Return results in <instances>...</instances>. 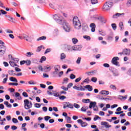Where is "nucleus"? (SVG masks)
<instances>
[{"instance_id": "nucleus-1", "label": "nucleus", "mask_w": 131, "mask_h": 131, "mask_svg": "<svg viewBox=\"0 0 131 131\" xmlns=\"http://www.w3.org/2000/svg\"><path fill=\"white\" fill-rule=\"evenodd\" d=\"M53 19L57 23H58V24H61L63 26V29L65 31L67 32L70 31V26H69V24L67 23L66 21L63 20V17L62 16L55 14L53 16Z\"/></svg>"}, {"instance_id": "nucleus-2", "label": "nucleus", "mask_w": 131, "mask_h": 131, "mask_svg": "<svg viewBox=\"0 0 131 131\" xmlns=\"http://www.w3.org/2000/svg\"><path fill=\"white\" fill-rule=\"evenodd\" d=\"M73 24L76 29H80L81 28V24H80V21H79V19H78L77 16L74 17Z\"/></svg>"}, {"instance_id": "nucleus-3", "label": "nucleus", "mask_w": 131, "mask_h": 131, "mask_svg": "<svg viewBox=\"0 0 131 131\" xmlns=\"http://www.w3.org/2000/svg\"><path fill=\"white\" fill-rule=\"evenodd\" d=\"M24 108L26 110H28V109H30V108L32 107V102L31 101H29L28 99H25L24 101Z\"/></svg>"}, {"instance_id": "nucleus-4", "label": "nucleus", "mask_w": 131, "mask_h": 131, "mask_svg": "<svg viewBox=\"0 0 131 131\" xmlns=\"http://www.w3.org/2000/svg\"><path fill=\"white\" fill-rule=\"evenodd\" d=\"M112 6H113V2H106L103 6V9L104 11H109L112 8Z\"/></svg>"}, {"instance_id": "nucleus-5", "label": "nucleus", "mask_w": 131, "mask_h": 131, "mask_svg": "<svg viewBox=\"0 0 131 131\" xmlns=\"http://www.w3.org/2000/svg\"><path fill=\"white\" fill-rule=\"evenodd\" d=\"M118 60H119V58L117 56H116L115 57H113L112 60V63L114 65H115L116 66H119V62H118Z\"/></svg>"}, {"instance_id": "nucleus-6", "label": "nucleus", "mask_w": 131, "mask_h": 131, "mask_svg": "<svg viewBox=\"0 0 131 131\" xmlns=\"http://www.w3.org/2000/svg\"><path fill=\"white\" fill-rule=\"evenodd\" d=\"M62 49L66 52H69L70 51H72V47L70 45H64L63 46Z\"/></svg>"}, {"instance_id": "nucleus-7", "label": "nucleus", "mask_w": 131, "mask_h": 131, "mask_svg": "<svg viewBox=\"0 0 131 131\" xmlns=\"http://www.w3.org/2000/svg\"><path fill=\"white\" fill-rule=\"evenodd\" d=\"M78 123H80L82 127H85L88 125V123L82 121V120L79 119L77 120Z\"/></svg>"}, {"instance_id": "nucleus-8", "label": "nucleus", "mask_w": 131, "mask_h": 131, "mask_svg": "<svg viewBox=\"0 0 131 131\" xmlns=\"http://www.w3.org/2000/svg\"><path fill=\"white\" fill-rule=\"evenodd\" d=\"M81 50V46L77 45L72 47V51H80Z\"/></svg>"}, {"instance_id": "nucleus-9", "label": "nucleus", "mask_w": 131, "mask_h": 131, "mask_svg": "<svg viewBox=\"0 0 131 131\" xmlns=\"http://www.w3.org/2000/svg\"><path fill=\"white\" fill-rule=\"evenodd\" d=\"M60 67L59 65H57V66H55L54 67V72H53V74H55V75H57L58 74V72H59V71H60Z\"/></svg>"}, {"instance_id": "nucleus-10", "label": "nucleus", "mask_w": 131, "mask_h": 131, "mask_svg": "<svg viewBox=\"0 0 131 131\" xmlns=\"http://www.w3.org/2000/svg\"><path fill=\"white\" fill-rule=\"evenodd\" d=\"M111 72H112L113 75L114 76H118L119 75V73L117 71V70H115L114 68H112L111 70H110Z\"/></svg>"}, {"instance_id": "nucleus-11", "label": "nucleus", "mask_w": 131, "mask_h": 131, "mask_svg": "<svg viewBox=\"0 0 131 131\" xmlns=\"http://www.w3.org/2000/svg\"><path fill=\"white\" fill-rule=\"evenodd\" d=\"M123 55H130V49H126L123 50Z\"/></svg>"}, {"instance_id": "nucleus-12", "label": "nucleus", "mask_w": 131, "mask_h": 131, "mask_svg": "<svg viewBox=\"0 0 131 131\" xmlns=\"http://www.w3.org/2000/svg\"><path fill=\"white\" fill-rule=\"evenodd\" d=\"M101 125H104L106 128H109L111 127V125L108 124V122H101Z\"/></svg>"}, {"instance_id": "nucleus-13", "label": "nucleus", "mask_w": 131, "mask_h": 131, "mask_svg": "<svg viewBox=\"0 0 131 131\" xmlns=\"http://www.w3.org/2000/svg\"><path fill=\"white\" fill-rule=\"evenodd\" d=\"M89 30V26L86 24H84L82 26V32H85Z\"/></svg>"}, {"instance_id": "nucleus-14", "label": "nucleus", "mask_w": 131, "mask_h": 131, "mask_svg": "<svg viewBox=\"0 0 131 131\" xmlns=\"http://www.w3.org/2000/svg\"><path fill=\"white\" fill-rule=\"evenodd\" d=\"M5 17L8 18V20L10 22H12V23H15V19L12 17H11V16L7 15H6Z\"/></svg>"}, {"instance_id": "nucleus-15", "label": "nucleus", "mask_w": 131, "mask_h": 131, "mask_svg": "<svg viewBox=\"0 0 131 131\" xmlns=\"http://www.w3.org/2000/svg\"><path fill=\"white\" fill-rule=\"evenodd\" d=\"M23 37L25 39H26L27 41H29L30 42H31V39H30V38L29 37V36H28V35L23 34Z\"/></svg>"}, {"instance_id": "nucleus-16", "label": "nucleus", "mask_w": 131, "mask_h": 131, "mask_svg": "<svg viewBox=\"0 0 131 131\" xmlns=\"http://www.w3.org/2000/svg\"><path fill=\"white\" fill-rule=\"evenodd\" d=\"M124 13H117L113 15V18L114 19H116V18H118V17H120V16H123Z\"/></svg>"}, {"instance_id": "nucleus-17", "label": "nucleus", "mask_w": 131, "mask_h": 131, "mask_svg": "<svg viewBox=\"0 0 131 131\" xmlns=\"http://www.w3.org/2000/svg\"><path fill=\"white\" fill-rule=\"evenodd\" d=\"M84 88L88 90L89 92H92L93 91V86H91V85H86L84 86Z\"/></svg>"}, {"instance_id": "nucleus-18", "label": "nucleus", "mask_w": 131, "mask_h": 131, "mask_svg": "<svg viewBox=\"0 0 131 131\" xmlns=\"http://www.w3.org/2000/svg\"><path fill=\"white\" fill-rule=\"evenodd\" d=\"M90 27H91V31L92 32H95V28H96V25H95V24L94 23H92L90 25Z\"/></svg>"}, {"instance_id": "nucleus-19", "label": "nucleus", "mask_w": 131, "mask_h": 131, "mask_svg": "<svg viewBox=\"0 0 131 131\" xmlns=\"http://www.w3.org/2000/svg\"><path fill=\"white\" fill-rule=\"evenodd\" d=\"M96 105H97V102H91L90 103V105H89V108L90 109H91V108H93V107H95L96 106Z\"/></svg>"}, {"instance_id": "nucleus-20", "label": "nucleus", "mask_w": 131, "mask_h": 131, "mask_svg": "<svg viewBox=\"0 0 131 131\" xmlns=\"http://www.w3.org/2000/svg\"><path fill=\"white\" fill-rule=\"evenodd\" d=\"M97 73V71H94L90 72H86V74H88L89 76L91 75H95L96 73Z\"/></svg>"}, {"instance_id": "nucleus-21", "label": "nucleus", "mask_w": 131, "mask_h": 131, "mask_svg": "<svg viewBox=\"0 0 131 131\" xmlns=\"http://www.w3.org/2000/svg\"><path fill=\"white\" fill-rule=\"evenodd\" d=\"M9 64L11 67H14V66H17V67H19V66L15 63L14 61H10Z\"/></svg>"}, {"instance_id": "nucleus-22", "label": "nucleus", "mask_w": 131, "mask_h": 131, "mask_svg": "<svg viewBox=\"0 0 131 131\" xmlns=\"http://www.w3.org/2000/svg\"><path fill=\"white\" fill-rule=\"evenodd\" d=\"M46 39H47V37L46 36H42L37 38V41H39V40H46Z\"/></svg>"}, {"instance_id": "nucleus-23", "label": "nucleus", "mask_w": 131, "mask_h": 131, "mask_svg": "<svg viewBox=\"0 0 131 131\" xmlns=\"http://www.w3.org/2000/svg\"><path fill=\"white\" fill-rule=\"evenodd\" d=\"M66 58V54L64 53H62L60 54V60H65Z\"/></svg>"}, {"instance_id": "nucleus-24", "label": "nucleus", "mask_w": 131, "mask_h": 131, "mask_svg": "<svg viewBox=\"0 0 131 131\" xmlns=\"http://www.w3.org/2000/svg\"><path fill=\"white\" fill-rule=\"evenodd\" d=\"M9 79L11 81H12L13 82H18V80H17V78H16L14 77H11L9 78Z\"/></svg>"}, {"instance_id": "nucleus-25", "label": "nucleus", "mask_w": 131, "mask_h": 131, "mask_svg": "<svg viewBox=\"0 0 131 131\" xmlns=\"http://www.w3.org/2000/svg\"><path fill=\"white\" fill-rule=\"evenodd\" d=\"M98 20H99L101 23H106V19L102 17H98Z\"/></svg>"}, {"instance_id": "nucleus-26", "label": "nucleus", "mask_w": 131, "mask_h": 131, "mask_svg": "<svg viewBox=\"0 0 131 131\" xmlns=\"http://www.w3.org/2000/svg\"><path fill=\"white\" fill-rule=\"evenodd\" d=\"M101 95H108L109 91L106 90H102L100 92Z\"/></svg>"}, {"instance_id": "nucleus-27", "label": "nucleus", "mask_w": 131, "mask_h": 131, "mask_svg": "<svg viewBox=\"0 0 131 131\" xmlns=\"http://www.w3.org/2000/svg\"><path fill=\"white\" fill-rule=\"evenodd\" d=\"M15 98H18V100H22V97L20 96V93L18 92L15 93Z\"/></svg>"}, {"instance_id": "nucleus-28", "label": "nucleus", "mask_w": 131, "mask_h": 131, "mask_svg": "<svg viewBox=\"0 0 131 131\" xmlns=\"http://www.w3.org/2000/svg\"><path fill=\"white\" fill-rule=\"evenodd\" d=\"M4 104L6 105V107L8 108H12V104H9L8 101H4Z\"/></svg>"}, {"instance_id": "nucleus-29", "label": "nucleus", "mask_w": 131, "mask_h": 131, "mask_svg": "<svg viewBox=\"0 0 131 131\" xmlns=\"http://www.w3.org/2000/svg\"><path fill=\"white\" fill-rule=\"evenodd\" d=\"M69 80V79L68 78H63V81L62 82V84H67V83H68V81Z\"/></svg>"}, {"instance_id": "nucleus-30", "label": "nucleus", "mask_w": 131, "mask_h": 131, "mask_svg": "<svg viewBox=\"0 0 131 131\" xmlns=\"http://www.w3.org/2000/svg\"><path fill=\"white\" fill-rule=\"evenodd\" d=\"M100 100H104V101H111V100H112V98H111V97H109V98L102 97V98H100Z\"/></svg>"}, {"instance_id": "nucleus-31", "label": "nucleus", "mask_w": 131, "mask_h": 131, "mask_svg": "<svg viewBox=\"0 0 131 131\" xmlns=\"http://www.w3.org/2000/svg\"><path fill=\"white\" fill-rule=\"evenodd\" d=\"M119 97H121V98L118 97V99L119 100H126L127 96H122L121 95H119Z\"/></svg>"}, {"instance_id": "nucleus-32", "label": "nucleus", "mask_w": 131, "mask_h": 131, "mask_svg": "<svg viewBox=\"0 0 131 131\" xmlns=\"http://www.w3.org/2000/svg\"><path fill=\"white\" fill-rule=\"evenodd\" d=\"M33 53L29 52L26 53V57H31V56H33Z\"/></svg>"}, {"instance_id": "nucleus-33", "label": "nucleus", "mask_w": 131, "mask_h": 131, "mask_svg": "<svg viewBox=\"0 0 131 131\" xmlns=\"http://www.w3.org/2000/svg\"><path fill=\"white\" fill-rule=\"evenodd\" d=\"M67 123H71V118L70 117H66Z\"/></svg>"}, {"instance_id": "nucleus-34", "label": "nucleus", "mask_w": 131, "mask_h": 131, "mask_svg": "<svg viewBox=\"0 0 131 131\" xmlns=\"http://www.w3.org/2000/svg\"><path fill=\"white\" fill-rule=\"evenodd\" d=\"M119 26L121 29V30H123L124 28H123V22H120L119 24Z\"/></svg>"}, {"instance_id": "nucleus-35", "label": "nucleus", "mask_w": 131, "mask_h": 131, "mask_svg": "<svg viewBox=\"0 0 131 131\" xmlns=\"http://www.w3.org/2000/svg\"><path fill=\"white\" fill-rule=\"evenodd\" d=\"M9 85H15L17 86V85H19V84L17 82H10L8 83Z\"/></svg>"}, {"instance_id": "nucleus-36", "label": "nucleus", "mask_w": 131, "mask_h": 131, "mask_svg": "<svg viewBox=\"0 0 131 131\" xmlns=\"http://www.w3.org/2000/svg\"><path fill=\"white\" fill-rule=\"evenodd\" d=\"M25 63L27 66H29L31 64V61H30V60H25Z\"/></svg>"}, {"instance_id": "nucleus-37", "label": "nucleus", "mask_w": 131, "mask_h": 131, "mask_svg": "<svg viewBox=\"0 0 131 131\" xmlns=\"http://www.w3.org/2000/svg\"><path fill=\"white\" fill-rule=\"evenodd\" d=\"M0 49L7 51V47L4 45H0Z\"/></svg>"}, {"instance_id": "nucleus-38", "label": "nucleus", "mask_w": 131, "mask_h": 131, "mask_svg": "<svg viewBox=\"0 0 131 131\" xmlns=\"http://www.w3.org/2000/svg\"><path fill=\"white\" fill-rule=\"evenodd\" d=\"M72 41H73V43H74V45H76V43H77V42H78V40H77V39H76V38H73L72 39Z\"/></svg>"}, {"instance_id": "nucleus-39", "label": "nucleus", "mask_w": 131, "mask_h": 131, "mask_svg": "<svg viewBox=\"0 0 131 131\" xmlns=\"http://www.w3.org/2000/svg\"><path fill=\"white\" fill-rule=\"evenodd\" d=\"M91 2L92 5H96V4H98L99 3L98 0H91Z\"/></svg>"}, {"instance_id": "nucleus-40", "label": "nucleus", "mask_w": 131, "mask_h": 131, "mask_svg": "<svg viewBox=\"0 0 131 131\" xmlns=\"http://www.w3.org/2000/svg\"><path fill=\"white\" fill-rule=\"evenodd\" d=\"M83 38H84L86 40H91V37L90 36L84 35L83 36Z\"/></svg>"}, {"instance_id": "nucleus-41", "label": "nucleus", "mask_w": 131, "mask_h": 131, "mask_svg": "<svg viewBox=\"0 0 131 131\" xmlns=\"http://www.w3.org/2000/svg\"><path fill=\"white\" fill-rule=\"evenodd\" d=\"M48 69H49V71L51 70V67H44L43 68V71L46 72H47V70H48Z\"/></svg>"}, {"instance_id": "nucleus-42", "label": "nucleus", "mask_w": 131, "mask_h": 131, "mask_svg": "<svg viewBox=\"0 0 131 131\" xmlns=\"http://www.w3.org/2000/svg\"><path fill=\"white\" fill-rule=\"evenodd\" d=\"M41 105H42V104H40V103H35L34 104V106L36 108H40V106H41Z\"/></svg>"}, {"instance_id": "nucleus-43", "label": "nucleus", "mask_w": 131, "mask_h": 131, "mask_svg": "<svg viewBox=\"0 0 131 131\" xmlns=\"http://www.w3.org/2000/svg\"><path fill=\"white\" fill-rule=\"evenodd\" d=\"M12 60L13 61V62H14V63H18V62H19V58H12Z\"/></svg>"}, {"instance_id": "nucleus-44", "label": "nucleus", "mask_w": 131, "mask_h": 131, "mask_svg": "<svg viewBox=\"0 0 131 131\" xmlns=\"http://www.w3.org/2000/svg\"><path fill=\"white\" fill-rule=\"evenodd\" d=\"M73 89H74V90H76L77 91H80V87L79 86H77L76 85H75L73 87Z\"/></svg>"}, {"instance_id": "nucleus-45", "label": "nucleus", "mask_w": 131, "mask_h": 131, "mask_svg": "<svg viewBox=\"0 0 131 131\" xmlns=\"http://www.w3.org/2000/svg\"><path fill=\"white\" fill-rule=\"evenodd\" d=\"M74 107H75V108H76L77 109H79V108H80V105H79L77 103H74Z\"/></svg>"}, {"instance_id": "nucleus-46", "label": "nucleus", "mask_w": 131, "mask_h": 131, "mask_svg": "<svg viewBox=\"0 0 131 131\" xmlns=\"http://www.w3.org/2000/svg\"><path fill=\"white\" fill-rule=\"evenodd\" d=\"M0 12H1V14H2L3 15H7V11H6L3 9H1L0 10Z\"/></svg>"}, {"instance_id": "nucleus-47", "label": "nucleus", "mask_w": 131, "mask_h": 131, "mask_svg": "<svg viewBox=\"0 0 131 131\" xmlns=\"http://www.w3.org/2000/svg\"><path fill=\"white\" fill-rule=\"evenodd\" d=\"M76 77V76H75V75L73 74H71L70 76V78H71V79H74V78H75Z\"/></svg>"}, {"instance_id": "nucleus-48", "label": "nucleus", "mask_w": 131, "mask_h": 131, "mask_svg": "<svg viewBox=\"0 0 131 131\" xmlns=\"http://www.w3.org/2000/svg\"><path fill=\"white\" fill-rule=\"evenodd\" d=\"M112 27L114 30H116V28H117V26H116V24H112Z\"/></svg>"}, {"instance_id": "nucleus-49", "label": "nucleus", "mask_w": 131, "mask_h": 131, "mask_svg": "<svg viewBox=\"0 0 131 131\" xmlns=\"http://www.w3.org/2000/svg\"><path fill=\"white\" fill-rule=\"evenodd\" d=\"M46 60H47V58L45 56H42L40 59V63H42V62L46 61Z\"/></svg>"}, {"instance_id": "nucleus-50", "label": "nucleus", "mask_w": 131, "mask_h": 131, "mask_svg": "<svg viewBox=\"0 0 131 131\" xmlns=\"http://www.w3.org/2000/svg\"><path fill=\"white\" fill-rule=\"evenodd\" d=\"M42 46L38 47L37 50H36V52H37L38 53L40 51H41V49H42Z\"/></svg>"}, {"instance_id": "nucleus-51", "label": "nucleus", "mask_w": 131, "mask_h": 131, "mask_svg": "<svg viewBox=\"0 0 131 131\" xmlns=\"http://www.w3.org/2000/svg\"><path fill=\"white\" fill-rule=\"evenodd\" d=\"M98 119H101V117H99V116H95V117L94 118L93 120L94 121H96L98 120Z\"/></svg>"}, {"instance_id": "nucleus-52", "label": "nucleus", "mask_w": 131, "mask_h": 131, "mask_svg": "<svg viewBox=\"0 0 131 131\" xmlns=\"http://www.w3.org/2000/svg\"><path fill=\"white\" fill-rule=\"evenodd\" d=\"M66 104H69V108H70L71 109H73V105L72 104L69 103V102H66Z\"/></svg>"}, {"instance_id": "nucleus-53", "label": "nucleus", "mask_w": 131, "mask_h": 131, "mask_svg": "<svg viewBox=\"0 0 131 131\" xmlns=\"http://www.w3.org/2000/svg\"><path fill=\"white\" fill-rule=\"evenodd\" d=\"M6 50H0V53H1L2 56H4L5 54L6 53Z\"/></svg>"}, {"instance_id": "nucleus-54", "label": "nucleus", "mask_w": 131, "mask_h": 131, "mask_svg": "<svg viewBox=\"0 0 131 131\" xmlns=\"http://www.w3.org/2000/svg\"><path fill=\"white\" fill-rule=\"evenodd\" d=\"M81 111H82V112H85V111H86V107L85 106L82 107L81 108Z\"/></svg>"}, {"instance_id": "nucleus-55", "label": "nucleus", "mask_w": 131, "mask_h": 131, "mask_svg": "<svg viewBox=\"0 0 131 131\" xmlns=\"http://www.w3.org/2000/svg\"><path fill=\"white\" fill-rule=\"evenodd\" d=\"M23 97H25V98H27L28 97V94H27V93L24 92L22 94Z\"/></svg>"}, {"instance_id": "nucleus-56", "label": "nucleus", "mask_w": 131, "mask_h": 131, "mask_svg": "<svg viewBox=\"0 0 131 131\" xmlns=\"http://www.w3.org/2000/svg\"><path fill=\"white\" fill-rule=\"evenodd\" d=\"M12 122H13V123H18V120L15 118H13L12 119Z\"/></svg>"}, {"instance_id": "nucleus-57", "label": "nucleus", "mask_w": 131, "mask_h": 131, "mask_svg": "<svg viewBox=\"0 0 131 131\" xmlns=\"http://www.w3.org/2000/svg\"><path fill=\"white\" fill-rule=\"evenodd\" d=\"M81 61V57H78L76 61L77 64H80Z\"/></svg>"}, {"instance_id": "nucleus-58", "label": "nucleus", "mask_w": 131, "mask_h": 131, "mask_svg": "<svg viewBox=\"0 0 131 131\" xmlns=\"http://www.w3.org/2000/svg\"><path fill=\"white\" fill-rule=\"evenodd\" d=\"M97 79L96 77H92L91 78V81H92L93 82H97Z\"/></svg>"}, {"instance_id": "nucleus-59", "label": "nucleus", "mask_w": 131, "mask_h": 131, "mask_svg": "<svg viewBox=\"0 0 131 131\" xmlns=\"http://www.w3.org/2000/svg\"><path fill=\"white\" fill-rule=\"evenodd\" d=\"M82 102L83 103H88V102H91V100L89 99H83Z\"/></svg>"}, {"instance_id": "nucleus-60", "label": "nucleus", "mask_w": 131, "mask_h": 131, "mask_svg": "<svg viewBox=\"0 0 131 131\" xmlns=\"http://www.w3.org/2000/svg\"><path fill=\"white\" fill-rule=\"evenodd\" d=\"M44 119L46 121H48L49 119H51V117L50 116H45Z\"/></svg>"}, {"instance_id": "nucleus-61", "label": "nucleus", "mask_w": 131, "mask_h": 131, "mask_svg": "<svg viewBox=\"0 0 131 131\" xmlns=\"http://www.w3.org/2000/svg\"><path fill=\"white\" fill-rule=\"evenodd\" d=\"M110 88L111 89H112V90H116V86H115V85H114L113 84H111L110 85Z\"/></svg>"}, {"instance_id": "nucleus-62", "label": "nucleus", "mask_w": 131, "mask_h": 131, "mask_svg": "<svg viewBox=\"0 0 131 131\" xmlns=\"http://www.w3.org/2000/svg\"><path fill=\"white\" fill-rule=\"evenodd\" d=\"M126 5L128 7L131 6V0H128V1L126 3Z\"/></svg>"}, {"instance_id": "nucleus-63", "label": "nucleus", "mask_w": 131, "mask_h": 131, "mask_svg": "<svg viewBox=\"0 0 131 131\" xmlns=\"http://www.w3.org/2000/svg\"><path fill=\"white\" fill-rule=\"evenodd\" d=\"M8 73L9 75H13L14 71L13 70L9 71Z\"/></svg>"}, {"instance_id": "nucleus-64", "label": "nucleus", "mask_w": 131, "mask_h": 131, "mask_svg": "<svg viewBox=\"0 0 131 131\" xmlns=\"http://www.w3.org/2000/svg\"><path fill=\"white\" fill-rule=\"evenodd\" d=\"M17 126H15V125H13L11 126V129H12V130H16V129H17Z\"/></svg>"}]
</instances>
